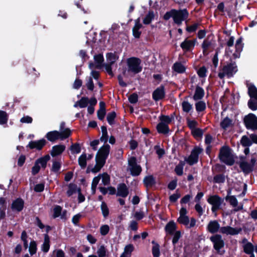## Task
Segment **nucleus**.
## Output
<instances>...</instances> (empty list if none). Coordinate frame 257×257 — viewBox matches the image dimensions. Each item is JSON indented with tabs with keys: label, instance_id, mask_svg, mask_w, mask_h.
<instances>
[{
	"label": "nucleus",
	"instance_id": "obj_1",
	"mask_svg": "<svg viewBox=\"0 0 257 257\" xmlns=\"http://www.w3.org/2000/svg\"><path fill=\"white\" fill-rule=\"evenodd\" d=\"M189 16V14L187 9L179 10L173 9L164 14L163 19L165 21H168L172 18L174 24L178 26H180L183 21L188 19Z\"/></svg>",
	"mask_w": 257,
	"mask_h": 257
},
{
	"label": "nucleus",
	"instance_id": "obj_2",
	"mask_svg": "<svg viewBox=\"0 0 257 257\" xmlns=\"http://www.w3.org/2000/svg\"><path fill=\"white\" fill-rule=\"evenodd\" d=\"M231 149L227 146L222 147L219 150L218 158L220 161L228 166H232L234 163V160L231 155Z\"/></svg>",
	"mask_w": 257,
	"mask_h": 257
},
{
	"label": "nucleus",
	"instance_id": "obj_3",
	"mask_svg": "<svg viewBox=\"0 0 257 257\" xmlns=\"http://www.w3.org/2000/svg\"><path fill=\"white\" fill-rule=\"evenodd\" d=\"M70 137V132L68 130L65 131L59 132L58 131H53L48 132L45 137L50 142L54 143L56 141L60 140L63 141Z\"/></svg>",
	"mask_w": 257,
	"mask_h": 257
},
{
	"label": "nucleus",
	"instance_id": "obj_4",
	"mask_svg": "<svg viewBox=\"0 0 257 257\" xmlns=\"http://www.w3.org/2000/svg\"><path fill=\"white\" fill-rule=\"evenodd\" d=\"M141 60L137 57H131L127 60V65L128 71H131L135 74L141 72L142 67L140 66Z\"/></svg>",
	"mask_w": 257,
	"mask_h": 257
},
{
	"label": "nucleus",
	"instance_id": "obj_5",
	"mask_svg": "<svg viewBox=\"0 0 257 257\" xmlns=\"http://www.w3.org/2000/svg\"><path fill=\"white\" fill-rule=\"evenodd\" d=\"M244 124L247 130H257V116L253 113H249L243 118Z\"/></svg>",
	"mask_w": 257,
	"mask_h": 257
},
{
	"label": "nucleus",
	"instance_id": "obj_6",
	"mask_svg": "<svg viewBox=\"0 0 257 257\" xmlns=\"http://www.w3.org/2000/svg\"><path fill=\"white\" fill-rule=\"evenodd\" d=\"M203 151V149L199 147L195 146L191 152V154L187 158H185L186 161L189 165L192 166L198 163L199 160V155Z\"/></svg>",
	"mask_w": 257,
	"mask_h": 257
},
{
	"label": "nucleus",
	"instance_id": "obj_7",
	"mask_svg": "<svg viewBox=\"0 0 257 257\" xmlns=\"http://www.w3.org/2000/svg\"><path fill=\"white\" fill-rule=\"evenodd\" d=\"M128 165L131 172V174L133 176H139L141 172L142 169L140 165L137 164V159L135 157H131L128 161Z\"/></svg>",
	"mask_w": 257,
	"mask_h": 257
},
{
	"label": "nucleus",
	"instance_id": "obj_8",
	"mask_svg": "<svg viewBox=\"0 0 257 257\" xmlns=\"http://www.w3.org/2000/svg\"><path fill=\"white\" fill-rule=\"evenodd\" d=\"M210 241L213 244V248L217 252L222 254L224 253V250L222 252H220V249L224 246L225 243L224 240L222 238V236L220 234H216L211 236L210 237Z\"/></svg>",
	"mask_w": 257,
	"mask_h": 257
},
{
	"label": "nucleus",
	"instance_id": "obj_9",
	"mask_svg": "<svg viewBox=\"0 0 257 257\" xmlns=\"http://www.w3.org/2000/svg\"><path fill=\"white\" fill-rule=\"evenodd\" d=\"M207 201L208 203L212 205V212L213 213H215L217 210L221 208L220 206L223 202L224 200L218 195H214L210 196L207 199Z\"/></svg>",
	"mask_w": 257,
	"mask_h": 257
},
{
	"label": "nucleus",
	"instance_id": "obj_10",
	"mask_svg": "<svg viewBox=\"0 0 257 257\" xmlns=\"http://www.w3.org/2000/svg\"><path fill=\"white\" fill-rule=\"evenodd\" d=\"M165 96V86L163 84L157 87L152 93V98L156 102L164 99Z\"/></svg>",
	"mask_w": 257,
	"mask_h": 257
},
{
	"label": "nucleus",
	"instance_id": "obj_11",
	"mask_svg": "<svg viewBox=\"0 0 257 257\" xmlns=\"http://www.w3.org/2000/svg\"><path fill=\"white\" fill-rule=\"evenodd\" d=\"M47 141L44 139H42L38 141H31L27 146V148L33 150L36 149L38 151H41L46 146Z\"/></svg>",
	"mask_w": 257,
	"mask_h": 257
},
{
	"label": "nucleus",
	"instance_id": "obj_12",
	"mask_svg": "<svg viewBox=\"0 0 257 257\" xmlns=\"http://www.w3.org/2000/svg\"><path fill=\"white\" fill-rule=\"evenodd\" d=\"M196 39L189 40L186 38L180 44V47L185 52H191L194 48Z\"/></svg>",
	"mask_w": 257,
	"mask_h": 257
},
{
	"label": "nucleus",
	"instance_id": "obj_13",
	"mask_svg": "<svg viewBox=\"0 0 257 257\" xmlns=\"http://www.w3.org/2000/svg\"><path fill=\"white\" fill-rule=\"evenodd\" d=\"M242 230L241 228H233L230 226H223L220 229V231L223 234L234 235L240 233Z\"/></svg>",
	"mask_w": 257,
	"mask_h": 257
},
{
	"label": "nucleus",
	"instance_id": "obj_14",
	"mask_svg": "<svg viewBox=\"0 0 257 257\" xmlns=\"http://www.w3.org/2000/svg\"><path fill=\"white\" fill-rule=\"evenodd\" d=\"M129 194L128 188L124 183H119L117 186L116 196L122 198L126 197Z\"/></svg>",
	"mask_w": 257,
	"mask_h": 257
},
{
	"label": "nucleus",
	"instance_id": "obj_15",
	"mask_svg": "<svg viewBox=\"0 0 257 257\" xmlns=\"http://www.w3.org/2000/svg\"><path fill=\"white\" fill-rule=\"evenodd\" d=\"M24 207V201L20 197L14 200L11 205V209L13 211L20 212Z\"/></svg>",
	"mask_w": 257,
	"mask_h": 257
},
{
	"label": "nucleus",
	"instance_id": "obj_16",
	"mask_svg": "<svg viewBox=\"0 0 257 257\" xmlns=\"http://www.w3.org/2000/svg\"><path fill=\"white\" fill-rule=\"evenodd\" d=\"M222 71L226 72L228 77L232 76L233 73H235L237 71L235 62H234L233 63H230L229 64L224 65L222 68Z\"/></svg>",
	"mask_w": 257,
	"mask_h": 257
},
{
	"label": "nucleus",
	"instance_id": "obj_17",
	"mask_svg": "<svg viewBox=\"0 0 257 257\" xmlns=\"http://www.w3.org/2000/svg\"><path fill=\"white\" fill-rule=\"evenodd\" d=\"M220 224L216 220H211L209 222L206 229L207 231L212 234L217 233L220 229Z\"/></svg>",
	"mask_w": 257,
	"mask_h": 257
},
{
	"label": "nucleus",
	"instance_id": "obj_18",
	"mask_svg": "<svg viewBox=\"0 0 257 257\" xmlns=\"http://www.w3.org/2000/svg\"><path fill=\"white\" fill-rule=\"evenodd\" d=\"M237 163L238 164L240 169L245 175H248L254 170L253 167L247 161L237 162Z\"/></svg>",
	"mask_w": 257,
	"mask_h": 257
},
{
	"label": "nucleus",
	"instance_id": "obj_19",
	"mask_svg": "<svg viewBox=\"0 0 257 257\" xmlns=\"http://www.w3.org/2000/svg\"><path fill=\"white\" fill-rule=\"evenodd\" d=\"M66 147L64 145H57L52 147L50 154L53 157L61 155L65 151Z\"/></svg>",
	"mask_w": 257,
	"mask_h": 257
},
{
	"label": "nucleus",
	"instance_id": "obj_20",
	"mask_svg": "<svg viewBox=\"0 0 257 257\" xmlns=\"http://www.w3.org/2000/svg\"><path fill=\"white\" fill-rule=\"evenodd\" d=\"M110 150V147L108 144H104L101 147L96 153V155L107 159Z\"/></svg>",
	"mask_w": 257,
	"mask_h": 257
},
{
	"label": "nucleus",
	"instance_id": "obj_21",
	"mask_svg": "<svg viewBox=\"0 0 257 257\" xmlns=\"http://www.w3.org/2000/svg\"><path fill=\"white\" fill-rule=\"evenodd\" d=\"M156 129L159 134L163 135L168 134L170 131L169 125L163 122H159L157 125Z\"/></svg>",
	"mask_w": 257,
	"mask_h": 257
},
{
	"label": "nucleus",
	"instance_id": "obj_22",
	"mask_svg": "<svg viewBox=\"0 0 257 257\" xmlns=\"http://www.w3.org/2000/svg\"><path fill=\"white\" fill-rule=\"evenodd\" d=\"M50 160V156L49 154L40 157L36 160V163L40 165L42 169H45L47 167V162Z\"/></svg>",
	"mask_w": 257,
	"mask_h": 257
},
{
	"label": "nucleus",
	"instance_id": "obj_23",
	"mask_svg": "<svg viewBox=\"0 0 257 257\" xmlns=\"http://www.w3.org/2000/svg\"><path fill=\"white\" fill-rule=\"evenodd\" d=\"M204 89L202 87L197 85L196 87L193 98L196 101L201 100L204 97Z\"/></svg>",
	"mask_w": 257,
	"mask_h": 257
},
{
	"label": "nucleus",
	"instance_id": "obj_24",
	"mask_svg": "<svg viewBox=\"0 0 257 257\" xmlns=\"http://www.w3.org/2000/svg\"><path fill=\"white\" fill-rule=\"evenodd\" d=\"M177 226L174 221H169L165 226V230L166 232L170 235H173L176 230Z\"/></svg>",
	"mask_w": 257,
	"mask_h": 257
},
{
	"label": "nucleus",
	"instance_id": "obj_25",
	"mask_svg": "<svg viewBox=\"0 0 257 257\" xmlns=\"http://www.w3.org/2000/svg\"><path fill=\"white\" fill-rule=\"evenodd\" d=\"M143 183L146 187H150L156 184V180L153 175H149L144 178Z\"/></svg>",
	"mask_w": 257,
	"mask_h": 257
},
{
	"label": "nucleus",
	"instance_id": "obj_26",
	"mask_svg": "<svg viewBox=\"0 0 257 257\" xmlns=\"http://www.w3.org/2000/svg\"><path fill=\"white\" fill-rule=\"evenodd\" d=\"M89 103V98L87 97H82L81 98L76 101L74 104V107L78 106L80 108L86 107Z\"/></svg>",
	"mask_w": 257,
	"mask_h": 257
},
{
	"label": "nucleus",
	"instance_id": "obj_27",
	"mask_svg": "<svg viewBox=\"0 0 257 257\" xmlns=\"http://www.w3.org/2000/svg\"><path fill=\"white\" fill-rule=\"evenodd\" d=\"M172 69L178 73H183L185 72V67L179 62H175L173 66Z\"/></svg>",
	"mask_w": 257,
	"mask_h": 257
},
{
	"label": "nucleus",
	"instance_id": "obj_28",
	"mask_svg": "<svg viewBox=\"0 0 257 257\" xmlns=\"http://www.w3.org/2000/svg\"><path fill=\"white\" fill-rule=\"evenodd\" d=\"M50 237L48 234H44V241L42 245V250L44 252H48L50 249Z\"/></svg>",
	"mask_w": 257,
	"mask_h": 257
},
{
	"label": "nucleus",
	"instance_id": "obj_29",
	"mask_svg": "<svg viewBox=\"0 0 257 257\" xmlns=\"http://www.w3.org/2000/svg\"><path fill=\"white\" fill-rule=\"evenodd\" d=\"M152 243L153 244L152 249L153 257H159L160 255V245L155 240H153Z\"/></svg>",
	"mask_w": 257,
	"mask_h": 257
},
{
	"label": "nucleus",
	"instance_id": "obj_30",
	"mask_svg": "<svg viewBox=\"0 0 257 257\" xmlns=\"http://www.w3.org/2000/svg\"><path fill=\"white\" fill-rule=\"evenodd\" d=\"M185 165L184 161H180L179 164L176 166L174 171L177 175L181 176L183 174V168Z\"/></svg>",
	"mask_w": 257,
	"mask_h": 257
},
{
	"label": "nucleus",
	"instance_id": "obj_31",
	"mask_svg": "<svg viewBox=\"0 0 257 257\" xmlns=\"http://www.w3.org/2000/svg\"><path fill=\"white\" fill-rule=\"evenodd\" d=\"M248 94L250 98L257 99V88L254 84H250L248 87Z\"/></svg>",
	"mask_w": 257,
	"mask_h": 257
},
{
	"label": "nucleus",
	"instance_id": "obj_32",
	"mask_svg": "<svg viewBox=\"0 0 257 257\" xmlns=\"http://www.w3.org/2000/svg\"><path fill=\"white\" fill-rule=\"evenodd\" d=\"M155 18L154 12L153 11H149L143 19V23L145 25H149Z\"/></svg>",
	"mask_w": 257,
	"mask_h": 257
},
{
	"label": "nucleus",
	"instance_id": "obj_33",
	"mask_svg": "<svg viewBox=\"0 0 257 257\" xmlns=\"http://www.w3.org/2000/svg\"><path fill=\"white\" fill-rule=\"evenodd\" d=\"M94 61L96 64V68H100L102 66V63L104 61L103 56L102 54H98L94 56Z\"/></svg>",
	"mask_w": 257,
	"mask_h": 257
},
{
	"label": "nucleus",
	"instance_id": "obj_34",
	"mask_svg": "<svg viewBox=\"0 0 257 257\" xmlns=\"http://www.w3.org/2000/svg\"><path fill=\"white\" fill-rule=\"evenodd\" d=\"M78 164L81 169H84L87 165V155L85 153H83L78 158Z\"/></svg>",
	"mask_w": 257,
	"mask_h": 257
},
{
	"label": "nucleus",
	"instance_id": "obj_35",
	"mask_svg": "<svg viewBox=\"0 0 257 257\" xmlns=\"http://www.w3.org/2000/svg\"><path fill=\"white\" fill-rule=\"evenodd\" d=\"M240 142V144L244 147H249L252 145L251 139L245 135L241 137Z\"/></svg>",
	"mask_w": 257,
	"mask_h": 257
},
{
	"label": "nucleus",
	"instance_id": "obj_36",
	"mask_svg": "<svg viewBox=\"0 0 257 257\" xmlns=\"http://www.w3.org/2000/svg\"><path fill=\"white\" fill-rule=\"evenodd\" d=\"M37 251V244L36 241H31L29 246V251L31 256L36 254Z\"/></svg>",
	"mask_w": 257,
	"mask_h": 257
},
{
	"label": "nucleus",
	"instance_id": "obj_37",
	"mask_svg": "<svg viewBox=\"0 0 257 257\" xmlns=\"http://www.w3.org/2000/svg\"><path fill=\"white\" fill-rule=\"evenodd\" d=\"M116 117V114L114 111L108 113L106 116V119L109 124L112 125L115 123L114 119Z\"/></svg>",
	"mask_w": 257,
	"mask_h": 257
},
{
	"label": "nucleus",
	"instance_id": "obj_38",
	"mask_svg": "<svg viewBox=\"0 0 257 257\" xmlns=\"http://www.w3.org/2000/svg\"><path fill=\"white\" fill-rule=\"evenodd\" d=\"M117 59L118 57L114 53L110 52L106 54V59L108 64L113 65Z\"/></svg>",
	"mask_w": 257,
	"mask_h": 257
},
{
	"label": "nucleus",
	"instance_id": "obj_39",
	"mask_svg": "<svg viewBox=\"0 0 257 257\" xmlns=\"http://www.w3.org/2000/svg\"><path fill=\"white\" fill-rule=\"evenodd\" d=\"M195 108L198 112L203 111L206 108V103L203 101H199L195 103Z\"/></svg>",
	"mask_w": 257,
	"mask_h": 257
},
{
	"label": "nucleus",
	"instance_id": "obj_40",
	"mask_svg": "<svg viewBox=\"0 0 257 257\" xmlns=\"http://www.w3.org/2000/svg\"><path fill=\"white\" fill-rule=\"evenodd\" d=\"M100 208L103 216L106 218L109 215V211L107 204L104 201H102Z\"/></svg>",
	"mask_w": 257,
	"mask_h": 257
},
{
	"label": "nucleus",
	"instance_id": "obj_41",
	"mask_svg": "<svg viewBox=\"0 0 257 257\" xmlns=\"http://www.w3.org/2000/svg\"><path fill=\"white\" fill-rule=\"evenodd\" d=\"M232 120L230 119L229 117L226 116L225 117L223 120H222L220 122V126L224 130H226L229 126L232 125Z\"/></svg>",
	"mask_w": 257,
	"mask_h": 257
},
{
	"label": "nucleus",
	"instance_id": "obj_42",
	"mask_svg": "<svg viewBox=\"0 0 257 257\" xmlns=\"http://www.w3.org/2000/svg\"><path fill=\"white\" fill-rule=\"evenodd\" d=\"M77 191V185L74 183H70L68 185V189L66 194L67 196L70 197Z\"/></svg>",
	"mask_w": 257,
	"mask_h": 257
},
{
	"label": "nucleus",
	"instance_id": "obj_43",
	"mask_svg": "<svg viewBox=\"0 0 257 257\" xmlns=\"http://www.w3.org/2000/svg\"><path fill=\"white\" fill-rule=\"evenodd\" d=\"M225 199L233 207H236L238 205V201L235 196H226Z\"/></svg>",
	"mask_w": 257,
	"mask_h": 257
},
{
	"label": "nucleus",
	"instance_id": "obj_44",
	"mask_svg": "<svg viewBox=\"0 0 257 257\" xmlns=\"http://www.w3.org/2000/svg\"><path fill=\"white\" fill-rule=\"evenodd\" d=\"M143 26H134L132 29V33L133 36L136 39L140 38L141 35L142 34V31L140 30L141 29L143 28Z\"/></svg>",
	"mask_w": 257,
	"mask_h": 257
},
{
	"label": "nucleus",
	"instance_id": "obj_45",
	"mask_svg": "<svg viewBox=\"0 0 257 257\" xmlns=\"http://www.w3.org/2000/svg\"><path fill=\"white\" fill-rule=\"evenodd\" d=\"M28 236L27 235V232L25 230H23L21 233V239L23 242V246L25 249H27L28 247V241L27 238Z\"/></svg>",
	"mask_w": 257,
	"mask_h": 257
},
{
	"label": "nucleus",
	"instance_id": "obj_46",
	"mask_svg": "<svg viewBox=\"0 0 257 257\" xmlns=\"http://www.w3.org/2000/svg\"><path fill=\"white\" fill-rule=\"evenodd\" d=\"M247 105L252 111L257 110V99L250 98L247 102Z\"/></svg>",
	"mask_w": 257,
	"mask_h": 257
},
{
	"label": "nucleus",
	"instance_id": "obj_47",
	"mask_svg": "<svg viewBox=\"0 0 257 257\" xmlns=\"http://www.w3.org/2000/svg\"><path fill=\"white\" fill-rule=\"evenodd\" d=\"M225 181L224 175L223 174H218L214 176L213 182L214 183H223Z\"/></svg>",
	"mask_w": 257,
	"mask_h": 257
},
{
	"label": "nucleus",
	"instance_id": "obj_48",
	"mask_svg": "<svg viewBox=\"0 0 257 257\" xmlns=\"http://www.w3.org/2000/svg\"><path fill=\"white\" fill-rule=\"evenodd\" d=\"M243 247L244 252L246 254L253 252L254 246L251 242H247L243 245Z\"/></svg>",
	"mask_w": 257,
	"mask_h": 257
},
{
	"label": "nucleus",
	"instance_id": "obj_49",
	"mask_svg": "<svg viewBox=\"0 0 257 257\" xmlns=\"http://www.w3.org/2000/svg\"><path fill=\"white\" fill-rule=\"evenodd\" d=\"M182 107L183 111L187 113L193 109L192 105L187 101H183L182 102Z\"/></svg>",
	"mask_w": 257,
	"mask_h": 257
},
{
	"label": "nucleus",
	"instance_id": "obj_50",
	"mask_svg": "<svg viewBox=\"0 0 257 257\" xmlns=\"http://www.w3.org/2000/svg\"><path fill=\"white\" fill-rule=\"evenodd\" d=\"M70 149L72 154H79L81 152V147L79 143L72 144L70 146Z\"/></svg>",
	"mask_w": 257,
	"mask_h": 257
},
{
	"label": "nucleus",
	"instance_id": "obj_51",
	"mask_svg": "<svg viewBox=\"0 0 257 257\" xmlns=\"http://www.w3.org/2000/svg\"><path fill=\"white\" fill-rule=\"evenodd\" d=\"M62 211V207L60 205H56L53 208V217L54 218H57L61 215Z\"/></svg>",
	"mask_w": 257,
	"mask_h": 257
},
{
	"label": "nucleus",
	"instance_id": "obj_52",
	"mask_svg": "<svg viewBox=\"0 0 257 257\" xmlns=\"http://www.w3.org/2000/svg\"><path fill=\"white\" fill-rule=\"evenodd\" d=\"M172 117H170L169 115L162 114L159 116L160 122H163L169 125L172 120Z\"/></svg>",
	"mask_w": 257,
	"mask_h": 257
},
{
	"label": "nucleus",
	"instance_id": "obj_53",
	"mask_svg": "<svg viewBox=\"0 0 257 257\" xmlns=\"http://www.w3.org/2000/svg\"><path fill=\"white\" fill-rule=\"evenodd\" d=\"M8 120V116L6 111L0 110V124L6 123Z\"/></svg>",
	"mask_w": 257,
	"mask_h": 257
},
{
	"label": "nucleus",
	"instance_id": "obj_54",
	"mask_svg": "<svg viewBox=\"0 0 257 257\" xmlns=\"http://www.w3.org/2000/svg\"><path fill=\"white\" fill-rule=\"evenodd\" d=\"M61 167V163L58 161H54L53 162L51 171L54 173H57L60 171Z\"/></svg>",
	"mask_w": 257,
	"mask_h": 257
},
{
	"label": "nucleus",
	"instance_id": "obj_55",
	"mask_svg": "<svg viewBox=\"0 0 257 257\" xmlns=\"http://www.w3.org/2000/svg\"><path fill=\"white\" fill-rule=\"evenodd\" d=\"M177 221L184 225H188L189 223L190 220L188 216H179L177 219Z\"/></svg>",
	"mask_w": 257,
	"mask_h": 257
},
{
	"label": "nucleus",
	"instance_id": "obj_56",
	"mask_svg": "<svg viewBox=\"0 0 257 257\" xmlns=\"http://www.w3.org/2000/svg\"><path fill=\"white\" fill-rule=\"evenodd\" d=\"M102 182L104 185H108L110 184V176L107 173L101 174Z\"/></svg>",
	"mask_w": 257,
	"mask_h": 257
},
{
	"label": "nucleus",
	"instance_id": "obj_57",
	"mask_svg": "<svg viewBox=\"0 0 257 257\" xmlns=\"http://www.w3.org/2000/svg\"><path fill=\"white\" fill-rule=\"evenodd\" d=\"M181 197V194L179 192V190L177 189L176 191V193H174L173 194L171 195L169 197V200L171 203H175L176 202L177 200Z\"/></svg>",
	"mask_w": 257,
	"mask_h": 257
},
{
	"label": "nucleus",
	"instance_id": "obj_58",
	"mask_svg": "<svg viewBox=\"0 0 257 257\" xmlns=\"http://www.w3.org/2000/svg\"><path fill=\"white\" fill-rule=\"evenodd\" d=\"M98 257H105L106 255V249L104 245H101L97 251Z\"/></svg>",
	"mask_w": 257,
	"mask_h": 257
},
{
	"label": "nucleus",
	"instance_id": "obj_59",
	"mask_svg": "<svg viewBox=\"0 0 257 257\" xmlns=\"http://www.w3.org/2000/svg\"><path fill=\"white\" fill-rule=\"evenodd\" d=\"M191 133L193 136L196 137H202L203 134V132L202 129L199 128H196L193 130L191 131Z\"/></svg>",
	"mask_w": 257,
	"mask_h": 257
},
{
	"label": "nucleus",
	"instance_id": "obj_60",
	"mask_svg": "<svg viewBox=\"0 0 257 257\" xmlns=\"http://www.w3.org/2000/svg\"><path fill=\"white\" fill-rule=\"evenodd\" d=\"M207 70L205 66L201 67L197 71V74L200 78H204L206 76Z\"/></svg>",
	"mask_w": 257,
	"mask_h": 257
},
{
	"label": "nucleus",
	"instance_id": "obj_61",
	"mask_svg": "<svg viewBox=\"0 0 257 257\" xmlns=\"http://www.w3.org/2000/svg\"><path fill=\"white\" fill-rule=\"evenodd\" d=\"M174 236L172 239V243L173 245H175L179 241V239L181 236V233L180 231H176L173 234Z\"/></svg>",
	"mask_w": 257,
	"mask_h": 257
},
{
	"label": "nucleus",
	"instance_id": "obj_62",
	"mask_svg": "<svg viewBox=\"0 0 257 257\" xmlns=\"http://www.w3.org/2000/svg\"><path fill=\"white\" fill-rule=\"evenodd\" d=\"M134 246L132 244H127L124 247L123 253L131 255L132 252L134 250Z\"/></svg>",
	"mask_w": 257,
	"mask_h": 257
},
{
	"label": "nucleus",
	"instance_id": "obj_63",
	"mask_svg": "<svg viewBox=\"0 0 257 257\" xmlns=\"http://www.w3.org/2000/svg\"><path fill=\"white\" fill-rule=\"evenodd\" d=\"M211 45V42L207 40H204L202 44L203 53L205 55L209 47Z\"/></svg>",
	"mask_w": 257,
	"mask_h": 257
},
{
	"label": "nucleus",
	"instance_id": "obj_64",
	"mask_svg": "<svg viewBox=\"0 0 257 257\" xmlns=\"http://www.w3.org/2000/svg\"><path fill=\"white\" fill-rule=\"evenodd\" d=\"M128 101L132 104H135L138 101V95L136 93H133L128 97Z\"/></svg>",
	"mask_w": 257,
	"mask_h": 257
}]
</instances>
